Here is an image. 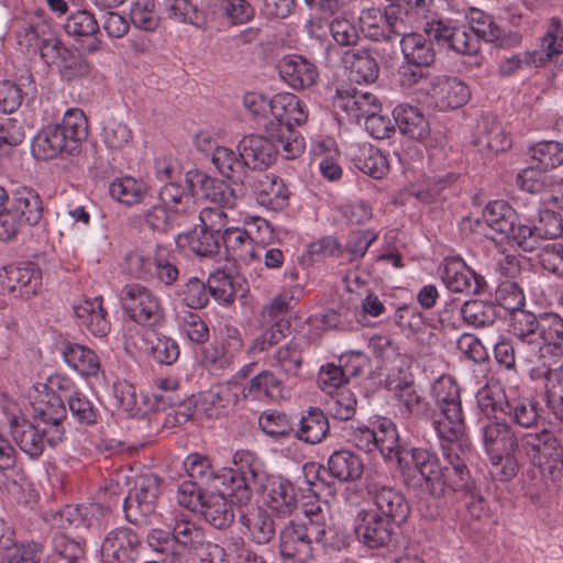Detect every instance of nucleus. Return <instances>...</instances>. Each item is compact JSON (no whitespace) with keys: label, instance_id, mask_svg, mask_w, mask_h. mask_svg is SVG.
Wrapping results in <instances>:
<instances>
[{"label":"nucleus","instance_id":"11","mask_svg":"<svg viewBox=\"0 0 563 563\" xmlns=\"http://www.w3.org/2000/svg\"><path fill=\"white\" fill-rule=\"evenodd\" d=\"M471 445L462 442V438L442 445V455L446 465H441L443 496L448 489L471 492L473 484L466 465Z\"/></svg>","mask_w":563,"mask_h":563},{"label":"nucleus","instance_id":"4","mask_svg":"<svg viewBox=\"0 0 563 563\" xmlns=\"http://www.w3.org/2000/svg\"><path fill=\"white\" fill-rule=\"evenodd\" d=\"M5 418L12 439L31 459H38L43 454L46 443L55 446L64 439V429H58L54 423L49 428H44L40 423L34 424L15 406L12 409H5Z\"/></svg>","mask_w":563,"mask_h":563},{"label":"nucleus","instance_id":"1","mask_svg":"<svg viewBox=\"0 0 563 563\" xmlns=\"http://www.w3.org/2000/svg\"><path fill=\"white\" fill-rule=\"evenodd\" d=\"M510 333L517 340L519 357L528 363L563 353V319L556 313L511 312Z\"/></svg>","mask_w":563,"mask_h":563},{"label":"nucleus","instance_id":"62","mask_svg":"<svg viewBox=\"0 0 563 563\" xmlns=\"http://www.w3.org/2000/svg\"><path fill=\"white\" fill-rule=\"evenodd\" d=\"M398 402L400 405V411L404 415L415 417L419 420L430 421L433 426V406L416 389V387L410 393H407V395H405V397Z\"/></svg>","mask_w":563,"mask_h":563},{"label":"nucleus","instance_id":"48","mask_svg":"<svg viewBox=\"0 0 563 563\" xmlns=\"http://www.w3.org/2000/svg\"><path fill=\"white\" fill-rule=\"evenodd\" d=\"M540 51L544 52L548 67H563V29L559 19H551L550 29L542 37Z\"/></svg>","mask_w":563,"mask_h":563},{"label":"nucleus","instance_id":"51","mask_svg":"<svg viewBox=\"0 0 563 563\" xmlns=\"http://www.w3.org/2000/svg\"><path fill=\"white\" fill-rule=\"evenodd\" d=\"M375 432V450H378L385 457H397V451L404 448L398 444V432L396 424L389 419H380L373 423Z\"/></svg>","mask_w":563,"mask_h":563},{"label":"nucleus","instance_id":"40","mask_svg":"<svg viewBox=\"0 0 563 563\" xmlns=\"http://www.w3.org/2000/svg\"><path fill=\"white\" fill-rule=\"evenodd\" d=\"M240 521L246 529L245 534L257 544H266L275 536L274 520L262 509L243 515Z\"/></svg>","mask_w":563,"mask_h":563},{"label":"nucleus","instance_id":"38","mask_svg":"<svg viewBox=\"0 0 563 563\" xmlns=\"http://www.w3.org/2000/svg\"><path fill=\"white\" fill-rule=\"evenodd\" d=\"M217 479H221L223 489L221 495L231 497V503L246 504L251 500L252 490L260 492V484L252 482L243 477V475L236 474L232 471L224 470L221 475L217 476Z\"/></svg>","mask_w":563,"mask_h":563},{"label":"nucleus","instance_id":"33","mask_svg":"<svg viewBox=\"0 0 563 563\" xmlns=\"http://www.w3.org/2000/svg\"><path fill=\"white\" fill-rule=\"evenodd\" d=\"M135 258L145 272H152L154 268L156 278L166 286L173 285L179 276L174 254L163 245L156 246L152 257L144 258L142 255H136Z\"/></svg>","mask_w":563,"mask_h":563},{"label":"nucleus","instance_id":"39","mask_svg":"<svg viewBox=\"0 0 563 563\" xmlns=\"http://www.w3.org/2000/svg\"><path fill=\"white\" fill-rule=\"evenodd\" d=\"M543 378L545 406L555 418L563 421V361L559 367L548 368Z\"/></svg>","mask_w":563,"mask_h":563},{"label":"nucleus","instance_id":"9","mask_svg":"<svg viewBox=\"0 0 563 563\" xmlns=\"http://www.w3.org/2000/svg\"><path fill=\"white\" fill-rule=\"evenodd\" d=\"M563 233V222L560 213L550 210H539L534 218H523L517 228V245L526 252L537 250L544 240H552Z\"/></svg>","mask_w":563,"mask_h":563},{"label":"nucleus","instance_id":"58","mask_svg":"<svg viewBox=\"0 0 563 563\" xmlns=\"http://www.w3.org/2000/svg\"><path fill=\"white\" fill-rule=\"evenodd\" d=\"M234 468H228L243 477L261 484L266 474L262 471V463L258 457L249 450H239L233 454Z\"/></svg>","mask_w":563,"mask_h":563},{"label":"nucleus","instance_id":"28","mask_svg":"<svg viewBox=\"0 0 563 563\" xmlns=\"http://www.w3.org/2000/svg\"><path fill=\"white\" fill-rule=\"evenodd\" d=\"M393 117L401 134L418 142H424L430 136V123L424 113L409 103L398 104Z\"/></svg>","mask_w":563,"mask_h":563},{"label":"nucleus","instance_id":"36","mask_svg":"<svg viewBox=\"0 0 563 563\" xmlns=\"http://www.w3.org/2000/svg\"><path fill=\"white\" fill-rule=\"evenodd\" d=\"M329 420L319 408L311 407L299 421L295 437L309 444L321 442L329 432Z\"/></svg>","mask_w":563,"mask_h":563},{"label":"nucleus","instance_id":"45","mask_svg":"<svg viewBox=\"0 0 563 563\" xmlns=\"http://www.w3.org/2000/svg\"><path fill=\"white\" fill-rule=\"evenodd\" d=\"M358 22L361 31L367 38L388 41V7L384 11L378 8L363 10Z\"/></svg>","mask_w":563,"mask_h":563},{"label":"nucleus","instance_id":"35","mask_svg":"<svg viewBox=\"0 0 563 563\" xmlns=\"http://www.w3.org/2000/svg\"><path fill=\"white\" fill-rule=\"evenodd\" d=\"M505 416L510 420V424H516L523 429H532L539 424L540 405L531 397L516 396L510 397L506 404Z\"/></svg>","mask_w":563,"mask_h":563},{"label":"nucleus","instance_id":"53","mask_svg":"<svg viewBox=\"0 0 563 563\" xmlns=\"http://www.w3.org/2000/svg\"><path fill=\"white\" fill-rule=\"evenodd\" d=\"M158 198L173 213H187L194 206L192 196L176 183L165 184L158 192Z\"/></svg>","mask_w":563,"mask_h":563},{"label":"nucleus","instance_id":"59","mask_svg":"<svg viewBox=\"0 0 563 563\" xmlns=\"http://www.w3.org/2000/svg\"><path fill=\"white\" fill-rule=\"evenodd\" d=\"M102 140L108 148L121 151L132 144L133 133L128 124L111 118L103 125Z\"/></svg>","mask_w":563,"mask_h":563},{"label":"nucleus","instance_id":"3","mask_svg":"<svg viewBox=\"0 0 563 563\" xmlns=\"http://www.w3.org/2000/svg\"><path fill=\"white\" fill-rule=\"evenodd\" d=\"M430 396L434 402L433 429L437 435L445 442L463 438L465 417L455 379L450 375L440 376L432 383Z\"/></svg>","mask_w":563,"mask_h":563},{"label":"nucleus","instance_id":"34","mask_svg":"<svg viewBox=\"0 0 563 563\" xmlns=\"http://www.w3.org/2000/svg\"><path fill=\"white\" fill-rule=\"evenodd\" d=\"M23 224L36 225L43 217V201L38 192L29 187H22L13 192L9 207Z\"/></svg>","mask_w":563,"mask_h":563},{"label":"nucleus","instance_id":"6","mask_svg":"<svg viewBox=\"0 0 563 563\" xmlns=\"http://www.w3.org/2000/svg\"><path fill=\"white\" fill-rule=\"evenodd\" d=\"M306 477L312 475V479H308L309 485L314 492H320L323 488L329 493H333V484L327 482L324 476L327 473L340 482H353L361 478L364 464L362 459L350 450H339L333 452L328 460V468L322 465L310 463L305 467Z\"/></svg>","mask_w":563,"mask_h":563},{"label":"nucleus","instance_id":"64","mask_svg":"<svg viewBox=\"0 0 563 563\" xmlns=\"http://www.w3.org/2000/svg\"><path fill=\"white\" fill-rule=\"evenodd\" d=\"M517 185L520 189L532 194H542L547 191L553 184L552 177L547 175L543 170L531 166L525 168L517 175Z\"/></svg>","mask_w":563,"mask_h":563},{"label":"nucleus","instance_id":"18","mask_svg":"<svg viewBox=\"0 0 563 563\" xmlns=\"http://www.w3.org/2000/svg\"><path fill=\"white\" fill-rule=\"evenodd\" d=\"M441 279L446 288L453 292L479 295L487 288L485 278L476 274L460 257L444 260Z\"/></svg>","mask_w":563,"mask_h":563},{"label":"nucleus","instance_id":"25","mask_svg":"<svg viewBox=\"0 0 563 563\" xmlns=\"http://www.w3.org/2000/svg\"><path fill=\"white\" fill-rule=\"evenodd\" d=\"M481 434L488 455L514 452V448L517 445V431L505 419H489L483 423Z\"/></svg>","mask_w":563,"mask_h":563},{"label":"nucleus","instance_id":"49","mask_svg":"<svg viewBox=\"0 0 563 563\" xmlns=\"http://www.w3.org/2000/svg\"><path fill=\"white\" fill-rule=\"evenodd\" d=\"M280 380L269 371H263L254 376L246 386L243 387L244 398L263 401L275 397L279 391Z\"/></svg>","mask_w":563,"mask_h":563},{"label":"nucleus","instance_id":"30","mask_svg":"<svg viewBox=\"0 0 563 563\" xmlns=\"http://www.w3.org/2000/svg\"><path fill=\"white\" fill-rule=\"evenodd\" d=\"M40 49L45 65L57 70L90 67V64L79 53L64 46L58 38H44Z\"/></svg>","mask_w":563,"mask_h":563},{"label":"nucleus","instance_id":"43","mask_svg":"<svg viewBox=\"0 0 563 563\" xmlns=\"http://www.w3.org/2000/svg\"><path fill=\"white\" fill-rule=\"evenodd\" d=\"M201 514L205 520L216 529H225L234 520L231 503L220 495L208 497L201 506Z\"/></svg>","mask_w":563,"mask_h":563},{"label":"nucleus","instance_id":"37","mask_svg":"<svg viewBox=\"0 0 563 563\" xmlns=\"http://www.w3.org/2000/svg\"><path fill=\"white\" fill-rule=\"evenodd\" d=\"M7 287L14 291L16 288L24 289V294H36L42 285V274L40 268L33 264L27 263L23 266L10 265L5 268Z\"/></svg>","mask_w":563,"mask_h":563},{"label":"nucleus","instance_id":"20","mask_svg":"<svg viewBox=\"0 0 563 563\" xmlns=\"http://www.w3.org/2000/svg\"><path fill=\"white\" fill-rule=\"evenodd\" d=\"M246 184L252 188L256 200L267 209L277 211L288 206L289 190L284 180L275 174H251Z\"/></svg>","mask_w":563,"mask_h":563},{"label":"nucleus","instance_id":"10","mask_svg":"<svg viewBox=\"0 0 563 563\" xmlns=\"http://www.w3.org/2000/svg\"><path fill=\"white\" fill-rule=\"evenodd\" d=\"M161 478L154 474H145L140 477L133 490L123 500L124 516L130 523L144 525L155 512L161 494Z\"/></svg>","mask_w":563,"mask_h":563},{"label":"nucleus","instance_id":"29","mask_svg":"<svg viewBox=\"0 0 563 563\" xmlns=\"http://www.w3.org/2000/svg\"><path fill=\"white\" fill-rule=\"evenodd\" d=\"M483 217L487 225L517 244L519 221L516 210L505 200L490 201L484 209Z\"/></svg>","mask_w":563,"mask_h":563},{"label":"nucleus","instance_id":"31","mask_svg":"<svg viewBox=\"0 0 563 563\" xmlns=\"http://www.w3.org/2000/svg\"><path fill=\"white\" fill-rule=\"evenodd\" d=\"M349 155L358 170L375 179L383 178L389 170L387 157L372 144L351 145Z\"/></svg>","mask_w":563,"mask_h":563},{"label":"nucleus","instance_id":"42","mask_svg":"<svg viewBox=\"0 0 563 563\" xmlns=\"http://www.w3.org/2000/svg\"><path fill=\"white\" fill-rule=\"evenodd\" d=\"M243 106L251 114L255 123L264 131L275 132L273 122L274 97L267 98L263 93L247 92L243 97Z\"/></svg>","mask_w":563,"mask_h":563},{"label":"nucleus","instance_id":"61","mask_svg":"<svg viewBox=\"0 0 563 563\" xmlns=\"http://www.w3.org/2000/svg\"><path fill=\"white\" fill-rule=\"evenodd\" d=\"M64 30L75 38L89 37L97 35L99 23L92 13L87 10H79L68 16Z\"/></svg>","mask_w":563,"mask_h":563},{"label":"nucleus","instance_id":"54","mask_svg":"<svg viewBox=\"0 0 563 563\" xmlns=\"http://www.w3.org/2000/svg\"><path fill=\"white\" fill-rule=\"evenodd\" d=\"M68 410L75 422L81 426H93L100 417L99 409L82 393L74 391L67 397Z\"/></svg>","mask_w":563,"mask_h":563},{"label":"nucleus","instance_id":"23","mask_svg":"<svg viewBox=\"0 0 563 563\" xmlns=\"http://www.w3.org/2000/svg\"><path fill=\"white\" fill-rule=\"evenodd\" d=\"M238 151L246 169L263 170L276 158V147L269 136L246 135L240 141Z\"/></svg>","mask_w":563,"mask_h":563},{"label":"nucleus","instance_id":"17","mask_svg":"<svg viewBox=\"0 0 563 563\" xmlns=\"http://www.w3.org/2000/svg\"><path fill=\"white\" fill-rule=\"evenodd\" d=\"M429 86L430 102L440 111L459 109L471 99L468 85L456 76H432Z\"/></svg>","mask_w":563,"mask_h":563},{"label":"nucleus","instance_id":"24","mask_svg":"<svg viewBox=\"0 0 563 563\" xmlns=\"http://www.w3.org/2000/svg\"><path fill=\"white\" fill-rule=\"evenodd\" d=\"M74 314L80 327L86 328L92 335L106 336L111 329L108 312L102 306V297L82 298L73 306Z\"/></svg>","mask_w":563,"mask_h":563},{"label":"nucleus","instance_id":"15","mask_svg":"<svg viewBox=\"0 0 563 563\" xmlns=\"http://www.w3.org/2000/svg\"><path fill=\"white\" fill-rule=\"evenodd\" d=\"M172 540L185 551H207L208 555L225 561V551L207 539L205 528L185 514L176 515L172 526Z\"/></svg>","mask_w":563,"mask_h":563},{"label":"nucleus","instance_id":"55","mask_svg":"<svg viewBox=\"0 0 563 563\" xmlns=\"http://www.w3.org/2000/svg\"><path fill=\"white\" fill-rule=\"evenodd\" d=\"M267 135L273 139L276 155L280 153L286 159L299 157L305 151V139L294 129L285 131H271Z\"/></svg>","mask_w":563,"mask_h":563},{"label":"nucleus","instance_id":"14","mask_svg":"<svg viewBox=\"0 0 563 563\" xmlns=\"http://www.w3.org/2000/svg\"><path fill=\"white\" fill-rule=\"evenodd\" d=\"M397 461L411 463L424 483L428 493L434 498L443 497V482H441V463L438 455L426 448H405L397 451Z\"/></svg>","mask_w":563,"mask_h":563},{"label":"nucleus","instance_id":"19","mask_svg":"<svg viewBox=\"0 0 563 563\" xmlns=\"http://www.w3.org/2000/svg\"><path fill=\"white\" fill-rule=\"evenodd\" d=\"M335 104L342 109L351 122L360 123L376 112H382V103L371 92H360L352 85L341 84L336 87Z\"/></svg>","mask_w":563,"mask_h":563},{"label":"nucleus","instance_id":"13","mask_svg":"<svg viewBox=\"0 0 563 563\" xmlns=\"http://www.w3.org/2000/svg\"><path fill=\"white\" fill-rule=\"evenodd\" d=\"M142 550L140 534L125 526L110 530L101 543L104 563H137Z\"/></svg>","mask_w":563,"mask_h":563},{"label":"nucleus","instance_id":"27","mask_svg":"<svg viewBox=\"0 0 563 563\" xmlns=\"http://www.w3.org/2000/svg\"><path fill=\"white\" fill-rule=\"evenodd\" d=\"M308 111L302 102L292 93L274 96L273 124L276 131L291 130L307 121Z\"/></svg>","mask_w":563,"mask_h":563},{"label":"nucleus","instance_id":"26","mask_svg":"<svg viewBox=\"0 0 563 563\" xmlns=\"http://www.w3.org/2000/svg\"><path fill=\"white\" fill-rule=\"evenodd\" d=\"M221 238L228 254L234 260L245 264L261 261L263 244L255 242L245 229L238 227L224 229Z\"/></svg>","mask_w":563,"mask_h":563},{"label":"nucleus","instance_id":"52","mask_svg":"<svg viewBox=\"0 0 563 563\" xmlns=\"http://www.w3.org/2000/svg\"><path fill=\"white\" fill-rule=\"evenodd\" d=\"M460 313L463 320L473 327H488L497 319L495 306L482 300L465 301L460 308Z\"/></svg>","mask_w":563,"mask_h":563},{"label":"nucleus","instance_id":"32","mask_svg":"<svg viewBox=\"0 0 563 563\" xmlns=\"http://www.w3.org/2000/svg\"><path fill=\"white\" fill-rule=\"evenodd\" d=\"M62 356L69 367L84 377H97L101 372L99 356L88 346L66 342L62 346Z\"/></svg>","mask_w":563,"mask_h":563},{"label":"nucleus","instance_id":"60","mask_svg":"<svg viewBox=\"0 0 563 563\" xmlns=\"http://www.w3.org/2000/svg\"><path fill=\"white\" fill-rule=\"evenodd\" d=\"M189 250L198 256L211 257L218 254L220 249L219 236L206 230V228L194 229L186 235Z\"/></svg>","mask_w":563,"mask_h":563},{"label":"nucleus","instance_id":"22","mask_svg":"<svg viewBox=\"0 0 563 563\" xmlns=\"http://www.w3.org/2000/svg\"><path fill=\"white\" fill-rule=\"evenodd\" d=\"M473 144L479 153L489 157L510 147V140L495 117L482 115L475 126Z\"/></svg>","mask_w":563,"mask_h":563},{"label":"nucleus","instance_id":"44","mask_svg":"<svg viewBox=\"0 0 563 563\" xmlns=\"http://www.w3.org/2000/svg\"><path fill=\"white\" fill-rule=\"evenodd\" d=\"M505 390L498 382H489L485 384L476 393V401L481 411L488 418L492 416L496 419L498 412L505 415L506 404L509 401Z\"/></svg>","mask_w":563,"mask_h":563},{"label":"nucleus","instance_id":"46","mask_svg":"<svg viewBox=\"0 0 563 563\" xmlns=\"http://www.w3.org/2000/svg\"><path fill=\"white\" fill-rule=\"evenodd\" d=\"M529 154L536 168L543 172L563 165V144L556 141H543L532 145Z\"/></svg>","mask_w":563,"mask_h":563},{"label":"nucleus","instance_id":"41","mask_svg":"<svg viewBox=\"0 0 563 563\" xmlns=\"http://www.w3.org/2000/svg\"><path fill=\"white\" fill-rule=\"evenodd\" d=\"M211 161L222 176L233 181L246 183V176H251V174L246 172L245 164H243V158L240 153L236 154L231 148L224 146L216 148V152L212 153Z\"/></svg>","mask_w":563,"mask_h":563},{"label":"nucleus","instance_id":"2","mask_svg":"<svg viewBox=\"0 0 563 563\" xmlns=\"http://www.w3.org/2000/svg\"><path fill=\"white\" fill-rule=\"evenodd\" d=\"M88 136V121L82 110L68 109L60 124L42 128L32 140L31 151L35 158L49 161L63 155L75 156Z\"/></svg>","mask_w":563,"mask_h":563},{"label":"nucleus","instance_id":"63","mask_svg":"<svg viewBox=\"0 0 563 563\" xmlns=\"http://www.w3.org/2000/svg\"><path fill=\"white\" fill-rule=\"evenodd\" d=\"M219 12L231 25L249 23L255 14L253 5L247 0H221Z\"/></svg>","mask_w":563,"mask_h":563},{"label":"nucleus","instance_id":"57","mask_svg":"<svg viewBox=\"0 0 563 563\" xmlns=\"http://www.w3.org/2000/svg\"><path fill=\"white\" fill-rule=\"evenodd\" d=\"M470 29L467 33H473L477 40L483 38L486 42H495L501 37V30L495 24L493 18L478 9H470L467 15ZM481 43V41H478Z\"/></svg>","mask_w":563,"mask_h":563},{"label":"nucleus","instance_id":"47","mask_svg":"<svg viewBox=\"0 0 563 563\" xmlns=\"http://www.w3.org/2000/svg\"><path fill=\"white\" fill-rule=\"evenodd\" d=\"M109 192L113 199L133 206L142 202L147 195V187L133 177L114 179L109 186Z\"/></svg>","mask_w":563,"mask_h":563},{"label":"nucleus","instance_id":"21","mask_svg":"<svg viewBox=\"0 0 563 563\" xmlns=\"http://www.w3.org/2000/svg\"><path fill=\"white\" fill-rule=\"evenodd\" d=\"M260 492L265 493L267 507L279 516H290L298 507L296 488L284 477L266 476L260 484Z\"/></svg>","mask_w":563,"mask_h":563},{"label":"nucleus","instance_id":"16","mask_svg":"<svg viewBox=\"0 0 563 563\" xmlns=\"http://www.w3.org/2000/svg\"><path fill=\"white\" fill-rule=\"evenodd\" d=\"M394 526L369 507L361 508L353 520L356 539L368 549L388 545L393 539Z\"/></svg>","mask_w":563,"mask_h":563},{"label":"nucleus","instance_id":"56","mask_svg":"<svg viewBox=\"0 0 563 563\" xmlns=\"http://www.w3.org/2000/svg\"><path fill=\"white\" fill-rule=\"evenodd\" d=\"M205 197L217 205V208L233 209L238 202L234 189L223 180L205 178L202 181Z\"/></svg>","mask_w":563,"mask_h":563},{"label":"nucleus","instance_id":"12","mask_svg":"<svg viewBox=\"0 0 563 563\" xmlns=\"http://www.w3.org/2000/svg\"><path fill=\"white\" fill-rule=\"evenodd\" d=\"M327 547V538L312 537L310 529L301 523L289 522L279 533L280 555L298 563L311 560L319 549Z\"/></svg>","mask_w":563,"mask_h":563},{"label":"nucleus","instance_id":"50","mask_svg":"<svg viewBox=\"0 0 563 563\" xmlns=\"http://www.w3.org/2000/svg\"><path fill=\"white\" fill-rule=\"evenodd\" d=\"M401 51L407 63L416 67H429L435 57L433 48L421 35L401 40Z\"/></svg>","mask_w":563,"mask_h":563},{"label":"nucleus","instance_id":"7","mask_svg":"<svg viewBox=\"0 0 563 563\" xmlns=\"http://www.w3.org/2000/svg\"><path fill=\"white\" fill-rule=\"evenodd\" d=\"M122 309L142 327L153 328L164 320V309L159 298L141 284L125 285L119 295Z\"/></svg>","mask_w":563,"mask_h":563},{"label":"nucleus","instance_id":"5","mask_svg":"<svg viewBox=\"0 0 563 563\" xmlns=\"http://www.w3.org/2000/svg\"><path fill=\"white\" fill-rule=\"evenodd\" d=\"M418 29H422L427 36L441 45H445L456 53L468 55L471 60L465 62L468 67H481L483 57L478 55L479 42L466 27H455L448 19L437 12L428 14L426 20L417 21Z\"/></svg>","mask_w":563,"mask_h":563},{"label":"nucleus","instance_id":"8","mask_svg":"<svg viewBox=\"0 0 563 563\" xmlns=\"http://www.w3.org/2000/svg\"><path fill=\"white\" fill-rule=\"evenodd\" d=\"M365 493L374 511L395 526L405 523L410 515V506L405 495L397 488L376 478L365 479Z\"/></svg>","mask_w":563,"mask_h":563}]
</instances>
